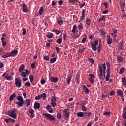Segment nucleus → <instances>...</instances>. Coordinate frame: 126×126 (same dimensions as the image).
I'll return each mask as SVG.
<instances>
[{"mask_svg":"<svg viewBox=\"0 0 126 126\" xmlns=\"http://www.w3.org/2000/svg\"><path fill=\"white\" fill-rule=\"evenodd\" d=\"M57 23L59 26L62 25L63 23V20L62 19H60L57 20Z\"/></svg>","mask_w":126,"mask_h":126,"instance_id":"obj_34","label":"nucleus"},{"mask_svg":"<svg viewBox=\"0 0 126 126\" xmlns=\"http://www.w3.org/2000/svg\"><path fill=\"white\" fill-rule=\"evenodd\" d=\"M41 99H42V98H43V100H45L46 99V98H47V94H46V93H44L41 94L39 95Z\"/></svg>","mask_w":126,"mask_h":126,"instance_id":"obj_23","label":"nucleus"},{"mask_svg":"<svg viewBox=\"0 0 126 126\" xmlns=\"http://www.w3.org/2000/svg\"><path fill=\"white\" fill-rule=\"evenodd\" d=\"M22 7L23 12L27 13V12H28V8L27 7V6H26V4L25 3L22 4Z\"/></svg>","mask_w":126,"mask_h":126,"instance_id":"obj_7","label":"nucleus"},{"mask_svg":"<svg viewBox=\"0 0 126 126\" xmlns=\"http://www.w3.org/2000/svg\"><path fill=\"white\" fill-rule=\"evenodd\" d=\"M53 36H54V34L52 33H47L46 34V37L48 39H52L53 38Z\"/></svg>","mask_w":126,"mask_h":126,"instance_id":"obj_30","label":"nucleus"},{"mask_svg":"<svg viewBox=\"0 0 126 126\" xmlns=\"http://www.w3.org/2000/svg\"><path fill=\"white\" fill-rule=\"evenodd\" d=\"M107 39H106V41H107V43L108 45H111V44H112V39L111 38L110 35H107Z\"/></svg>","mask_w":126,"mask_h":126,"instance_id":"obj_11","label":"nucleus"},{"mask_svg":"<svg viewBox=\"0 0 126 126\" xmlns=\"http://www.w3.org/2000/svg\"><path fill=\"white\" fill-rule=\"evenodd\" d=\"M50 81L56 83V82H58V81H59V79L57 77H51L50 78Z\"/></svg>","mask_w":126,"mask_h":126,"instance_id":"obj_14","label":"nucleus"},{"mask_svg":"<svg viewBox=\"0 0 126 126\" xmlns=\"http://www.w3.org/2000/svg\"><path fill=\"white\" fill-rule=\"evenodd\" d=\"M26 105L27 107H28V106L30 105V101H29V100L28 99L26 100Z\"/></svg>","mask_w":126,"mask_h":126,"instance_id":"obj_54","label":"nucleus"},{"mask_svg":"<svg viewBox=\"0 0 126 126\" xmlns=\"http://www.w3.org/2000/svg\"><path fill=\"white\" fill-rule=\"evenodd\" d=\"M55 49L57 54H59V53L60 52V48H59V47L58 46H55Z\"/></svg>","mask_w":126,"mask_h":126,"instance_id":"obj_56","label":"nucleus"},{"mask_svg":"<svg viewBox=\"0 0 126 126\" xmlns=\"http://www.w3.org/2000/svg\"><path fill=\"white\" fill-rule=\"evenodd\" d=\"M62 42H63V40L62 39V38H59L56 40V43L57 44H62Z\"/></svg>","mask_w":126,"mask_h":126,"instance_id":"obj_45","label":"nucleus"},{"mask_svg":"<svg viewBox=\"0 0 126 126\" xmlns=\"http://www.w3.org/2000/svg\"><path fill=\"white\" fill-rule=\"evenodd\" d=\"M29 79L30 82L32 83L33 81H34V76H33V75H30L29 76Z\"/></svg>","mask_w":126,"mask_h":126,"instance_id":"obj_35","label":"nucleus"},{"mask_svg":"<svg viewBox=\"0 0 126 126\" xmlns=\"http://www.w3.org/2000/svg\"><path fill=\"white\" fill-rule=\"evenodd\" d=\"M125 59L122 56H118L117 61L118 63H123Z\"/></svg>","mask_w":126,"mask_h":126,"instance_id":"obj_12","label":"nucleus"},{"mask_svg":"<svg viewBox=\"0 0 126 126\" xmlns=\"http://www.w3.org/2000/svg\"><path fill=\"white\" fill-rule=\"evenodd\" d=\"M25 86H28V87H29V86H31V84H30L29 82H27L25 83Z\"/></svg>","mask_w":126,"mask_h":126,"instance_id":"obj_57","label":"nucleus"},{"mask_svg":"<svg viewBox=\"0 0 126 126\" xmlns=\"http://www.w3.org/2000/svg\"><path fill=\"white\" fill-rule=\"evenodd\" d=\"M86 23L87 25H88V27H89V26H90V24L91 23V20L89 18H87Z\"/></svg>","mask_w":126,"mask_h":126,"instance_id":"obj_27","label":"nucleus"},{"mask_svg":"<svg viewBox=\"0 0 126 126\" xmlns=\"http://www.w3.org/2000/svg\"><path fill=\"white\" fill-rule=\"evenodd\" d=\"M102 68H103V71H106V64L104 63L102 64Z\"/></svg>","mask_w":126,"mask_h":126,"instance_id":"obj_59","label":"nucleus"},{"mask_svg":"<svg viewBox=\"0 0 126 126\" xmlns=\"http://www.w3.org/2000/svg\"><path fill=\"white\" fill-rule=\"evenodd\" d=\"M81 109H82L83 112H85L87 110V107H86L85 106H82Z\"/></svg>","mask_w":126,"mask_h":126,"instance_id":"obj_47","label":"nucleus"},{"mask_svg":"<svg viewBox=\"0 0 126 126\" xmlns=\"http://www.w3.org/2000/svg\"><path fill=\"white\" fill-rule=\"evenodd\" d=\"M123 113L122 114V117L123 119H126V107L124 108L123 109Z\"/></svg>","mask_w":126,"mask_h":126,"instance_id":"obj_26","label":"nucleus"},{"mask_svg":"<svg viewBox=\"0 0 126 126\" xmlns=\"http://www.w3.org/2000/svg\"><path fill=\"white\" fill-rule=\"evenodd\" d=\"M111 71H106V75L105 76V79L106 81H109L110 79V76H111Z\"/></svg>","mask_w":126,"mask_h":126,"instance_id":"obj_9","label":"nucleus"},{"mask_svg":"<svg viewBox=\"0 0 126 126\" xmlns=\"http://www.w3.org/2000/svg\"><path fill=\"white\" fill-rule=\"evenodd\" d=\"M54 33H55L56 35H60L61 34V31L57 30V29H53L52 30Z\"/></svg>","mask_w":126,"mask_h":126,"instance_id":"obj_24","label":"nucleus"},{"mask_svg":"<svg viewBox=\"0 0 126 126\" xmlns=\"http://www.w3.org/2000/svg\"><path fill=\"white\" fill-rule=\"evenodd\" d=\"M83 88L86 94H88V93H89V90H88V88H87V87H86V86L84 85L83 86Z\"/></svg>","mask_w":126,"mask_h":126,"instance_id":"obj_22","label":"nucleus"},{"mask_svg":"<svg viewBox=\"0 0 126 126\" xmlns=\"http://www.w3.org/2000/svg\"><path fill=\"white\" fill-rule=\"evenodd\" d=\"M110 114H111V112L105 111L104 113H103V116H110Z\"/></svg>","mask_w":126,"mask_h":126,"instance_id":"obj_53","label":"nucleus"},{"mask_svg":"<svg viewBox=\"0 0 126 126\" xmlns=\"http://www.w3.org/2000/svg\"><path fill=\"white\" fill-rule=\"evenodd\" d=\"M114 94H115V91H111L109 93L110 96H113V95H114Z\"/></svg>","mask_w":126,"mask_h":126,"instance_id":"obj_61","label":"nucleus"},{"mask_svg":"<svg viewBox=\"0 0 126 126\" xmlns=\"http://www.w3.org/2000/svg\"><path fill=\"white\" fill-rule=\"evenodd\" d=\"M124 94V93H123V92H122L121 90H118L117 91V95L118 96H120V97H124V96L123 95V94Z\"/></svg>","mask_w":126,"mask_h":126,"instance_id":"obj_19","label":"nucleus"},{"mask_svg":"<svg viewBox=\"0 0 126 126\" xmlns=\"http://www.w3.org/2000/svg\"><path fill=\"white\" fill-rule=\"evenodd\" d=\"M43 116H45L49 121H55L56 118L50 114H42Z\"/></svg>","mask_w":126,"mask_h":126,"instance_id":"obj_3","label":"nucleus"},{"mask_svg":"<svg viewBox=\"0 0 126 126\" xmlns=\"http://www.w3.org/2000/svg\"><path fill=\"white\" fill-rule=\"evenodd\" d=\"M46 110H47L49 113H53V109H52V107L50 106V105H48L46 106Z\"/></svg>","mask_w":126,"mask_h":126,"instance_id":"obj_25","label":"nucleus"},{"mask_svg":"<svg viewBox=\"0 0 126 126\" xmlns=\"http://www.w3.org/2000/svg\"><path fill=\"white\" fill-rule=\"evenodd\" d=\"M8 57H11L10 52H6L3 56H2V57L4 59H5V58H7Z\"/></svg>","mask_w":126,"mask_h":126,"instance_id":"obj_21","label":"nucleus"},{"mask_svg":"<svg viewBox=\"0 0 126 126\" xmlns=\"http://www.w3.org/2000/svg\"><path fill=\"white\" fill-rule=\"evenodd\" d=\"M91 46L93 51H97V45L94 43H91Z\"/></svg>","mask_w":126,"mask_h":126,"instance_id":"obj_13","label":"nucleus"},{"mask_svg":"<svg viewBox=\"0 0 126 126\" xmlns=\"http://www.w3.org/2000/svg\"><path fill=\"white\" fill-rule=\"evenodd\" d=\"M85 11H86V10L85 9H82V15L80 17L81 20H84V19L85 18Z\"/></svg>","mask_w":126,"mask_h":126,"instance_id":"obj_10","label":"nucleus"},{"mask_svg":"<svg viewBox=\"0 0 126 126\" xmlns=\"http://www.w3.org/2000/svg\"><path fill=\"white\" fill-rule=\"evenodd\" d=\"M18 51L17 50H13L10 52V57H14V56H17Z\"/></svg>","mask_w":126,"mask_h":126,"instance_id":"obj_5","label":"nucleus"},{"mask_svg":"<svg viewBox=\"0 0 126 126\" xmlns=\"http://www.w3.org/2000/svg\"><path fill=\"white\" fill-rule=\"evenodd\" d=\"M26 34V30L25 28H23V36H25V35Z\"/></svg>","mask_w":126,"mask_h":126,"instance_id":"obj_58","label":"nucleus"},{"mask_svg":"<svg viewBox=\"0 0 126 126\" xmlns=\"http://www.w3.org/2000/svg\"><path fill=\"white\" fill-rule=\"evenodd\" d=\"M5 78H6V79L7 80H11L12 79V76H9L8 75H6V76H4Z\"/></svg>","mask_w":126,"mask_h":126,"instance_id":"obj_39","label":"nucleus"},{"mask_svg":"<svg viewBox=\"0 0 126 126\" xmlns=\"http://www.w3.org/2000/svg\"><path fill=\"white\" fill-rule=\"evenodd\" d=\"M16 99L18 100V102H16V104L18 105V107H22L23 104H24V100H23V97L22 96H17Z\"/></svg>","mask_w":126,"mask_h":126,"instance_id":"obj_1","label":"nucleus"},{"mask_svg":"<svg viewBox=\"0 0 126 126\" xmlns=\"http://www.w3.org/2000/svg\"><path fill=\"white\" fill-rule=\"evenodd\" d=\"M29 114H31V118L32 119H33L35 117L34 115V113H35V111H34V109L31 108L29 111Z\"/></svg>","mask_w":126,"mask_h":126,"instance_id":"obj_8","label":"nucleus"},{"mask_svg":"<svg viewBox=\"0 0 126 126\" xmlns=\"http://www.w3.org/2000/svg\"><path fill=\"white\" fill-rule=\"evenodd\" d=\"M121 5H120V8H125L126 6V3H125V1H122V2H120Z\"/></svg>","mask_w":126,"mask_h":126,"instance_id":"obj_36","label":"nucleus"},{"mask_svg":"<svg viewBox=\"0 0 126 126\" xmlns=\"http://www.w3.org/2000/svg\"><path fill=\"white\" fill-rule=\"evenodd\" d=\"M44 59L45 60V61H49V60H50V58L49 57V56L45 55L44 56Z\"/></svg>","mask_w":126,"mask_h":126,"instance_id":"obj_55","label":"nucleus"},{"mask_svg":"<svg viewBox=\"0 0 126 126\" xmlns=\"http://www.w3.org/2000/svg\"><path fill=\"white\" fill-rule=\"evenodd\" d=\"M85 2H83L82 4H80V8H82L83 7L85 6Z\"/></svg>","mask_w":126,"mask_h":126,"instance_id":"obj_60","label":"nucleus"},{"mask_svg":"<svg viewBox=\"0 0 126 126\" xmlns=\"http://www.w3.org/2000/svg\"><path fill=\"white\" fill-rule=\"evenodd\" d=\"M89 76L90 77H91V78H95V76L94 75V74H89Z\"/></svg>","mask_w":126,"mask_h":126,"instance_id":"obj_63","label":"nucleus"},{"mask_svg":"<svg viewBox=\"0 0 126 126\" xmlns=\"http://www.w3.org/2000/svg\"><path fill=\"white\" fill-rule=\"evenodd\" d=\"M16 97V94H13L11 95L10 98H9V101L11 102L12 101H13L14 99Z\"/></svg>","mask_w":126,"mask_h":126,"instance_id":"obj_17","label":"nucleus"},{"mask_svg":"<svg viewBox=\"0 0 126 126\" xmlns=\"http://www.w3.org/2000/svg\"><path fill=\"white\" fill-rule=\"evenodd\" d=\"M57 117L59 120H61V118H62V112H60L59 113H57Z\"/></svg>","mask_w":126,"mask_h":126,"instance_id":"obj_42","label":"nucleus"},{"mask_svg":"<svg viewBox=\"0 0 126 126\" xmlns=\"http://www.w3.org/2000/svg\"><path fill=\"white\" fill-rule=\"evenodd\" d=\"M86 38H87L86 35V34L84 35V38L82 40V43H85L86 41Z\"/></svg>","mask_w":126,"mask_h":126,"instance_id":"obj_51","label":"nucleus"},{"mask_svg":"<svg viewBox=\"0 0 126 126\" xmlns=\"http://www.w3.org/2000/svg\"><path fill=\"white\" fill-rule=\"evenodd\" d=\"M34 108L35 109V110H36V109H40V103H37L34 104Z\"/></svg>","mask_w":126,"mask_h":126,"instance_id":"obj_29","label":"nucleus"},{"mask_svg":"<svg viewBox=\"0 0 126 126\" xmlns=\"http://www.w3.org/2000/svg\"><path fill=\"white\" fill-rule=\"evenodd\" d=\"M99 72L100 74H99V77H103V68H102V66L100 65L99 66Z\"/></svg>","mask_w":126,"mask_h":126,"instance_id":"obj_16","label":"nucleus"},{"mask_svg":"<svg viewBox=\"0 0 126 126\" xmlns=\"http://www.w3.org/2000/svg\"><path fill=\"white\" fill-rule=\"evenodd\" d=\"M24 68H25L24 65L22 64L19 68V72H22L24 70Z\"/></svg>","mask_w":126,"mask_h":126,"instance_id":"obj_31","label":"nucleus"},{"mask_svg":"<svg viewBox=\"0 0 126 126\" xmlns=\"http://www.w3.org/2000/svg\"><path fill=\"white\" fill-rule=\"evenodd\" d=\"M45 83H46V80H45V79H42V80L41 81V84L42 85H44V84H45Z\"/></svg>","mask_w":126,"mask_h":126,"instance_id":"obj_62","label":"nucleus"},{"mask_svg":"<svg viewBox=\"0 0 126 126\" xmlns=\"http://www.w3.org/2000/svg\"><path fill=\"white\" fill-rule=\"evenodd\" d=\"M51 104L53 108H55L57 106V103L55 101H52Z\"/></svg>","mask_w":126,"mask_h":126,"instance_id":"obj_49","label":"nucleus"},{"mask_svg":"<svg viewBox=\"0 0 126 126\" xmlns=\"http://www.w3.org/2000/svg\"><path fill=\"white\" fill-rule=\"evenodd\" d=\"M71 78H72L71 76H68L67 80H66L67 84H69V83H70V81H71Z\"/></svg>","mask_w":126,"mask_h":126,"instance_id":"obj_40","label":"nucleus"},{"mask_svg":"<svg viewBox=\"0 0 126 126\" xmlns=\"http://www.w3.org/2000/svg\"><path fill=\"white\" fill-rule=\"evenodd\" d=\"M99 33H101L102 36H105V35H106V32L103 30H100L99 31Z\"/></svg>","mask_w":126,"mask_h":126,"instance_id":"obj_43","label":"nucleus"},{"mask_svg":"<svg viewBox=\"0 0 126 126\" xmlns=\"http://www.w3.org/2000/svg\"><path fill=\"white\" fill-rule=\"evenodd\" d=\"M1 41L2 42V45L3 47H5V46H6V40H5V38H1Z\"/></svg>","mask_w":126,"mask_h":126,"instance_id":"obj_20","label":"nucleus"},{"mask_svg":"<svg viewBox=\"0 0 126 126\" xmlns=\"http://www.w3.org/2000/svg\"><path fill=\"white\" fill-rule=\"evenodd\" d=\"M124 48V44L123 43V41H121L119 43V49L120 50H123Z\"/></svg>","mask_w":126,"mask_h":126,"instance_id":"obj_38","label":"nucleus"},{"mask_svg":"<svg viewBox=\"0 0 126 126\" xmlns=\"http://www.w3.org/2000/svg\"><path fill=\"white\" fill-rule=\"evenodd\" d=\"M88 59L90 63H92V64H94V61L93 60V58H89Z\"/></svg>","mask_w":126,"mask_h":126,"instance_id":"obj_46","label":"nucleus"},{"mask_svg":"<svg viewBox=\"0 0 126 126\" xmlns=\"http://www.w3.org/2000/svg\"><path fill=\"white\" fill-rule=\"evenodd\" d=\"M122 80L123 85H126V78H122Z\"/></svg>","mask_w":126,"mask_h":126,"instance_id":"obj_48","label":"nucleus"},{"mask_svg":"<svg viewBox=\"0 0 126 126\" xmlns=\"http://www.w3.org/2000/svg\"><path fill=\"white\" fill-rule=\"evenodd\" d=\"M105 19H106V16L102 15L97 20V21L98 22H101V21H104Z\"/></svg>","mask_w":126,"mask_h":126,"instance_id":"obj_18","label":"nucleus"},{"mask_svg":"<svg viewBox=\"0 0 126 126\" xmlns=\"http://www.w3.org/2000/svg\"><path fill=\"white\" fill-rule=\"evenodd\" d=\"M63 113H64L63 117L64 119H67L69 118L70 114H69V111H68V109L64 110Z\"/></svg>","mask_w":126,"mask_h":126,"instance_id":"obj_4","label":"nucleus"},{"mask_svg":"<svg viewBox=\"0 0 126 126\" xmlns=\"http://www.w3.org/2000/svg\"><path fill=\"white\" fill-rule=\"evenodd\" d=\"M57 61V57H54L50 59V63H54Z\"/></svg>","mask_w":126,"mask_h":126,"instance_id":"obj_41","label":"nucleus"},{"mask_svg":"<svg viewBox=\"0 0 126 126\" xmlns=\"http://www.w3.org/2000/svg\"><path fill=\"white\" fill-rule=\"evenodd\" d=\"M76 27H77V26H76V25H73V29L72 30V33H73V34H75V32H76Z\"/></svg>","mask_w":126,"mask_h":126,"instance_id":"obj_33","label":"nucleus"},{"mask_svg":"<svg viewBox=\"0 0 126 126\" xmlns=\"http://www.w3.org/2000/svg\"><path fill=\"white\" fill-rule=\"evenodd\" d=\"M44 12V8L43 7H40L39 9V14L40 15H42Z\"/></svg>","mask_w":126,"mask_h":126,"instance_id":"obj_37","label":"nucleus"},{"mask_svg":"<svg viewBox=\"0 0 126 126\" xmlns=\"http://www.w3.org/2000/svg\"><path fill=\"white\" fill-rule=\"evenodd\" d=\"M106 67L107 68L106 71H111V63L106 62Z\"/></svg>","mask_w":126,"mask_h":126,"instance_id":"obj_15","label":"nucleus"},{"mask_svg":"<svg viewBox=\"0 0 126 126\" xmlns=\"http://www.w3.org/2000/svg\"><path fill=\"white\" fill-rule=\"evenodd\" d=\"M32 66V69H34V68H35V62H34L33 63H32L31 65Z\"/></svg>","mask_w":126,"mask_h":126,"instance_id":"obj_64","label":"nucleus"},{"mask_svg":"<svg viewBox=\"0 0 126 126\" xmlns=\"http://www.w3.org/2000/svg\"><path fill=\"white\" fill-rule=\"evenodd\" d=\"M15 85L18 88H20L21 86L22 85V83H21V80L18 78H15Z\"/></svg>","mask_w":126,"mask_h":126,"instance_id":"obj_2","label":"nucleus"},{"mask_svg":"<svg viewBox=\"0 0 126 126\" xmlns=\"http://www.w3.org/2000/svg\"><path fill=\"white\" fill-rule=\"evenodd\" d=\"M77 117H79L80 118H82V117H84V113L82 112H78L77 113Z\"/></svg>","mask_w":126,"mask_h":126,"instance_id":"obj_28","label":"nucleus"},{"mask_svg":"<svg viewBox=\"0 0 126 126\" xmlns=\"http://www.w3.org/2000/svg\"><path fill=\"white\" fill-rule=\"evenodd\" d=\"M78 0H69V3H75V2H78Z\"/></svg>","mask_w":126,"mask_h":126,"instance_id":"obj_50","label":"nucleus"},{"mask_svg":"<svg viewBox=\"0 0 126 126\" xmlns=\"http://www.w3.org/2000/svg\"><path fill=\"white\" fill-rule=\"evenodd\" d=\"M21 75L22 77H26L27 76V74L24 72H21Z\"/></svg>","mask_w":126,"mask_h":126,"instance_id":"obj_52","label":"nucleus"},{"mask_svg":"<svg viewBox=\"0 0 126 126\" xmlns=\"http://www.w3.org/2000/svg\"><path fill=\"white\" fill-rule=\"evenodd\" d=\"M125 71V68L124 67H122L119 71V74H123V73Z\"/></svg>","mask_w":126,"mask_h":126,"instance_id":"obj_44","label":"nucleus"},{"mask_svg":"<svg viewBox=\"0 0 126 126\" xmlns=\"http://www.w3.org/2000/svg\"><path fill=\"white\" fill-rule=\"evenodd\" d=\"M78 28L79 30H82L83 29V24L79 23L78 24Z\"/></svg>","mask_w":126,"mask_h":126,"instance_id":"obj_32","label":"nucleus"},{"mask_svg":"<svg viewBox=\"0 0 126 126\" xmlns=\"http://www.w3.org/2000/svg\"><path fill=\"white\" fill-rule=\"evenodd\" d=\"M14 110H12L9 116L11 118H13V119H16V118H17V116L16 115V114L14 113Z\"/></svg>","mask_w":126,"mask_h":126,"instance_id":"obj_6","label":"nucleus"}]
</instances>
